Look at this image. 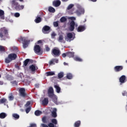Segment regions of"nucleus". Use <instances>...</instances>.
Masks as SVG:
<instances>
[{
	"mask_svg": "<svg viewBox=\"0 0 127 127\" xmlns=\"http://www.w3.org/2000/svg\"><path fill=\"white\" fill-rule=\"evenodd\" d=\"M0 52H5V48L2 46H0Z\"/></svg>",
	"mask_w": 127,
	"mask_h": 127,
	"instance_id": "nucleus-36",
	"label": "nucleus"
},
{
	"mask_svg": "<svg viewBox=\"0 0 127 127\" xmlns=\"http://www.w3.org/2000/svg\"><path fill=\"white\" fill-rule=\"evenodd\" d=\"M30 127H36V124H31L30 125Z\"/></svg>",
	"mask_w": 127,
	"mask_h": 127,
	"instance_id": "nucleus-55",
	"label": "nucleus"
},
{
	"mask_svg": "<svg viewBox=\"0 0 127 127\" xmlns=\"http://www.w3.org/2000/svg\"><path fill=\"white\" fill-rule=\"evenodd\" d=\"M51 28L49 26L45 25L42 28V32L44 33V34H47V33H49V31Z\"/></svg>",
	"mask_w": 127,
	"mask_h": 127,
	"instance_id": "nucleus-8",
	"label": "nucleus"
},
{
	"mask_svg": "<svg viewBox=\"0 0 127 127\" xmlns=\"http://www.w3.org/2000/svg\"><path fill=\"white\" fill-rule=\"evenodd\" d=\"M48 94L49 98H52L53 96H54V90L53 89V87H50L48 91Z\"/></svg>",
	"mask_w": 127,
	"mask_h": 127,
	"instance_id": "nucleus-9",
	"label": "nucleus"
},
{
	"mask_svg": "<svg viewBox=\"0 0 127 127\" xmlns=\"http://www.w3.org/2000/svg\"><path fill=\"white\" fill-rule=\"evenodd\" d=\"M66 78L67 79H68V80H70V79L73 78V75L71 73H67L66 74Z\"/></svg>",
	"mask_w": 127,
	"mask_h": 127,
	"instance_id": "nucleus-34",
	"label": "nucleus"
},
{
	"mask_svg": "<svg viewBox=\"0 0 127 127\" xmlns=\"http://www.w3.org/2000/svg\"><path fill=\"white\" fill-rule=\"evenodd\" d=\"M19 0V1H20L21 2H23V0Z\"/></svg>",
	"mask_w": 127,
	"mask_h": 127,
	"instance_id": "nucleus-61",
	"label": "nucleus"
},
{
	"mask_svg": "<svg viewBox=\"0 0 127 127\" xmlns=\"http://www.w3.org/2000/svg\"><path fill=\"white\" fill-rule=\"evenodd\" d=\"M2 31L4 33V35H6V36H8V31L7 29L3 28Z\"/></svg>",
	"mask_w": 127,
	"mask_h": 127,
	"instance_id": "nucleus-30",
	"label": "nucleus"
},
{
	"mask_svg": "<svg viewBox=\"0 0 127 127\" xmlns=\"http://www.w3.org/2000/svg\"><path fill=\"white\" fill-rule=\"evenodd\" d=\"M68 19H70L71 20H76V18L75 17H70L68 18Z\"/></svg>",
	"mask_w": 127,
	"mask_h": 127,
	"instance_id": "nucleus-49",
	"label": "nucleus"
},
{
	"mask_svg": "<svg viewBox=\"0 0 127 127\" xmlns=\"http://www.w3.org/2000/svg\"><path fill=\"white\" fill-rule=\"evenodd\" d=\"M119 81L120 83L124 84L126 81V76L125 75L121 76L119 79Z\"/></svg>",
	"mask_w": 127,
	"mask_h": 127,
	"instance_id": "nucleus-20",
	"label": "nucleus"
},
{
	"mask_svg": "<svg viewBox=\"0 0 127 127\" xmlns=\"http://www.w3.org/2000/svg\"><path fill=\"white\" fill-rule=\"evenodd\" d=\"M123 68V66L122 65H117L114 67V70L115 72H120L122 71V69Z\"/></svg>",
	"mask_w": 127,
	"mask_h": 127,
	"instance_id": "nucleus-16",
	"label": "nucleus"
},
{
	"mask_svg": "<svg viewBox=\"0 0 127 127\" xmlns=\"http://www.w3.org/2000/svg\"><path fill=\"white\" fill-rule=\"evenodd\" d=\"M34 50L35 53L37 54V55H42L43 52L41 51V48H40V46L38 45H36L34 46Z\"/></svg>",
	"mask_w": 127,
	"mask_h": 127,
	"instance_id": "nucleus-6",
	"label": "nucleus"
},
{
	"mask_svg": "<svg viewBox=\"0 0 127 127\" xmlns=\"http://www.w3.org/2000/svg\"><path fill=\"white\" fill-rule=\"evenodd\" d=\"M29 62H31V63H33V60H30L29 59H26L23 62V67H26V66H27V65L28 64Z\"/></svg>",
	"mask_w": 127,
	"mask_h": 127,
	"instance_id": "nucleus-12",
	"label": "nucleus"
},
{
	"mask_svg": "<svg viewBox=\"0 0 127 127\" xmlns=\"http://www.w3.org/2000/svg\"><path fill=\"white\" fill-rule=\"evenodd\" d=\"M41 127H49V126H48L47 125L44 124H41Z\"/></svg>",
	"mask_w": 127,
	"mask_h": 127,
	"instance_id": "nucleus-53",
	"label": "nucleus"
},
{
	"mask_svg": "<svg viewBox=\"0 0 127 127\" xmlns=\"http://www.w3.org/2000/svg\"><path fill=\"white\" fill-rule=\"evenodd\" d=\"M45 49L46 51L48 52L49 51H50V48L48 46V45H46L45 46Z\"/></svg>",
	"mask_w": 127,
	"mask_h": 127,
	"instance_id": "nucleus-46",
	"label": "nucleus"
},
{
	"mask_svg": "<svg viewBox=\"0 0 127 127\" xmlns=\"http://www.w3.org/2000/svg\"><path fill=\"white\" fill-rule=\"evenodd\" d=\"M8 99L10 101H13L14 97H13V95H12V93L10 94V96L8 97Z\"/></svg>",
	"mask_w": 127,
	"mask_h": 127,
	"instance_id": "nucleus-39",
	"label": "nucleus"
},
{
	"mask_svg": "<svg viewBox=\"0 0 127 127\" xmlns=\"http://www.w3.org/2000/svg\"><path fill=\"white\" fill-rule=\"evenodd\" d=\"M123 96H127V91H124L122 92Z\"/></svg>",
	"mask_w": 127,
	"mask_h": 127,
	"instance_id": "nucleus-50",
	"label": "nucleus"
},
{
	"mask_svg": "<svg viewBox=\"0 0 127 127\" xmlns=\"http://www.w3.org/2000/svg\"><path fill=\"white\" fill-rule=\"evenodd\" d=\"M30 101H28L25 104V107H28V106H30Z\"/></svg>",
	"mask_w": 127,
	"mask_h": 127,
	"instance_id": "nucleus-52",
	"label": "nucleus"
},
{
	"mask_svg": "<svg viewBox=\"0 0 127 127\" xmlns=\"http://www.w3.org/2000/svg\"><path fill=\"white\" fill-rule=\"evenodd\" d=\"M52 38H54V37L56 36V33L55 32H53L52 33Z\"/></svg>",
	"mask_w": 127,
	"mask_h": 127,
	"instance_id": "nucleus-51",
	"label": "nucleus"
},
{
	"mask_svg": "<svg viewBox=\"0 0 127 127\" xmlns=\"http://www.w3.org/2000/svg\"><path fill=\"white\" fill-rule=\"evenodd\" d=\"M19 95L20 97H22V98H26V97H27V93H26L25 88H20L19 89Z\"/></svg>",
	"mask_w": 127,
	"mask_h": 127,
	"instance_id": "nucleus-5",
	"label": "nucleus"
},
{
	"mask_svg": "<svg viewBox=\"0 0 127 127\" xmlns=\"http://www.w3.org/2000/svg\"><path fill=\"white\" fill-rule=\"evenodd\" d=\"M73 6H74V4H70L67 7V9L69 10V9H71V8H72V7H73Z\"/></svg>",
	"mask_w": 127,
	"mask_h": 127,
	"instance_id": "nucleus-44",
	"label": "nucleus"
},
{
	"mask_svg": "<svg viewBox=\"0 0 127 127\" xmlns=\"http://www.w3.org/2000/svg\"><path fill=\"white\" fill-rule=\"evenodd\" d=\"M61 22H65L67 21V18L65 17V16L62 17L60 19Z\"/></svg>",
	"mask_w": 127,
	"mask_h": 127,
	"instance_id": "nucleus-33",
	"label": "nucleus"
},
{
	"mask_svg": "<svg viewBox=\"0 0 127 127\" xmlns=\"http://www.w3.org/2000/svg\"><path fill=\"white\" fill-rule=\"evenodd\" d=\"M13 83H16V81H13Z\"/></svg>",
	"mask_w": 127,
	"mask_h": 127,
	"instance_id": "nucleus-63",
	"label": "nucleus"
},
{
	"mask_svg": "<svg viewBox=\"0 0 127 127\" xmlns=\"http://www.w3.org/2000/svg\"><path fill=\"white\" fill-rule=\"evenodd\" d=\"M64 65H68V64H67V63H64Z\"/></svg>",
	"mask_w": 127,
	"mask_h": 127,
	"instance_id": "nucleus-60",
	"label": "nucleus"
},
{
	"mask_svg": "<svg viewBox=\"0 0 127 127\" xmlns=\"http://www.w3.org/2000/svg\"><path fill=\"white\" fill-rule=\"evenodd\" d=\"M7 116V115L5 113L2 112L0 114V119H5Z\"/></svg>",
	"mask_w": 127,
	"mask_h": 127,
	"instance_id": "nucleus-23",
	"label": "nucleus"
},
{
	"mask_svg": "<svg viewBox=\"0 0 127 127\" xmlns=\"http://www.w3.org/2000/svg\"><path fill=\"white\" fill-rule=\"evenodd\" d=\"M57 125H58L57 120L56 119H52L51 120V123H50L48 126L49 127H58Z\"/></svg>",
	"mask_w": 127,
	"mask_h": 127,
	"instance_id": "nucleus-7",
	"label": "nucleus"
},
{
	"mask_svg": "<svg viewBox=\"0 0 127 127\" xmlns=\"http://www.w3.org/2000/svg\"><path fill=\"white\" fill-rule=\"evenodd\" d=\"M18 40L20 42L23 43V48L25 49L28 47V44H29L30 41H28V40H27V38L21 37Z\"/></svg>",
	"mask_w": 127,
	"mask_h": 127,
	"instance_id": "nucleus-3",
	"label": "nucleus"
},
{
	"mask_svg": "<svg viewBox=\"0 0 127 127\" xmlns=\"http://www.w3.org/2000/svg\"><path fill=\"white\" fill-rule=\"evenodd\" d=\"M126 62L127 63V61H126Z\"/></svg>",
	"mask_w": 127,
	"mask_h": 127,
	"instance_id": "nucleus-64",
	"label": "nucleus"
},
{
	"mask_svg": "<svg viewBox=\"0 0 127 127\" xmlns=\"http://www.w3.org/2000/svg\"><path fill=\"white\" fill-rule=\"evenodd\" d=\"M12 117L14 119V120H18L19 119V115L14 113L12 114Z\"/></svg>",
	"mask_w": 127,
	"mask_h": 127,
	"instance_id": "nucleus-25",
	"label": "nucleus"
},
{
	"mask_svg": "<svg viewBox=\"0 0 127 127\" xmlns=\"http://www.w3.org/2000/svg\"><path fill=\"white\" fill-rule=\"evenodd\" d=\"M55 63H54V61L53 60H52L51 61H50L49 62V65H53V64H55Z\"/></svg>",
	"mask_w": 127,
	"mask_h": 127,
	"instance_id": "nucleus-47",
	"label": "nucleus"
},
{
	"mask_svg": "<svg viewBox=\"0 0 127 127\" xmlns=\"http://www.w3.org/2000/svg\"><path fill=\"white\" fill-rule=\"evenodd\" d=\"M54 63L55 62V63H58L59 60L58 59H53Z\"/></svg>",
	"mask_w": 127,
	"mask_h": 127,
	"instance_id": "nucleus-56",
	"label": "nucleus"
},
{
	"mask_svg": "<svg viewBox=\"0 0 127 127\" xmlns=\"http://www.w3.org/2000/svg\"><path fill=\"white\" fill-rule=\"evenodd\" d=\"M48 10L49 12H53V13L55 12V8H54L52 6L49 7Z\"/></svg>",
	"mask_w": 127,
	"mask_h": 127,
	"instance_id": "nucleus-26",
	"label": "nucleus"
},
{
	"mask_svg": "<svg viewBox=\"0 0 127 127\" xmlns=\"http://www.w3.org/2000/svg\"><path fill=\"white\" fill-rule=\"evenodd\" d=\"M62 1H67L68 0H62Z\"/></svg>",
	"mask_w": 127,
	"mask_h": 127,
	"instance_id": "nucleus-62",
	"label": "nucleus"
},
{
	"mask_svg": "<svg viewBox=\"0 0 127 127\" xmlns=\"http://www.w3.org/2000/svg\"><path fill=\"white\" fill-rule=\"evenodd\" d=\"M47 120V118H46V116L43 117L42 119V121L44 124H46L47 123V121H46Z\"/></svg>",
	"mask_w": 127,
	"mask_h": 127,
	"instance_id": "nucleus-40",
	"label": "nucleus"
},
{
	"mask_svg": "<svg viewBox=\"0 0 127 127\" xmlns=\"http://www.w3.org/2000/svg\"><path fill=\"white\" fill-rule=\"evenodd\" d=\"M17 58V54L15 53H11L9 54L7 57L5 59V63L8 64L10 63L11 61L15 60Z\"/></svg>",
	"mask_w": 127,
	"mask_h": 127,
	"instance_id": "nucleus-1",
	"label": "nucleus"
},
{
	"mask_svg": "<svg viewBox=\"0 0 127 127\" xmlns=\"http://www.w3.org/2000/svg\"><path fill=\"white\" fill-rule=\"evenodd\" d=\"M66 56L69 57V58H72L74 57V52H66Z\"/></svg>",
	"mask_w": 127,
	"mask_h": 127,
	"instance_id": "nucleus-19",
	"label": "nucleus"
},
{
	"mask_svg": "<svg viewBox=\"0 0 127 127\" xmlns=\"http://www.w3.org/2000/svg\"><path fill=\"white\" fill-rule=\"evenodd\" d=\"M0 17L1 19H4V11L2 10H0Z\"/></svg>",
	"mask_w": 127,
	"mask_h": 127,
	"instance_id": "nucleus-21",
	"label": "nucleus"
},
{
	"mask_svg": "<svg viewBox=\"0 0 127 127\" xmlns=\"http://www.w3.org/2000/svg\"><path fill=\"white\" fill-rule=\"evenodd\" d=\"M14 16L15 17H19V16H20V14H19V13H14Z\"/></svg>",
	"mask_w": 127,
	"mask_h": 127,
	"instance_id": "nucleus-48",
	"label": "nucleus"
},
{
	"mask_svg": "<svg viewBox=\"0 0 127 127\" xmlns=\"http://www.w3.org/2000/svg\"><path fill=\"white\" fill-rule=\"evenodd\" d=\"M35 87L36 88H39V84L37 83L35 85Z\"/></svg>",
	"mask_w": 127,
	"mask_h": 127,
	"instance_id": "nucleus-57",
	"label": "nucleus"
},
{
	"mask_svg": "<svg viewBox=\"0 0 127 127\" xmlns=\"http://www.w3.org/2000/svg\"><path fill=\"white\" fill-rule=\"evenodd\" d=\"M75 29V21L72 20L70 23L69 30L73 31Z\"/></svg>",
	"mask_w": 127,
	"mask_h": 127,
	"instance_id": "nucleus-14",
	"label": "nucleus"
},
{
	"mask_svg": "<svg viewBox=\"0 0 127 127\" xmlns=\"http://www.w3.org/2000/svg\"><path fill=\"white\" fill-rule=\"evenodd\" d=\"M57 109L53 108V111L52 112V116L53 118H57Z\"/></svg>",
	"mask_w": 127,
	"mask_h": 127,
	"instance_id": "nucleus-15",
	"label": "nucleus"
},
{
	"mask_svg": "<svg viewBox=\"0 0 127 127\" xmlns=\"http://www.w3.org/2000/svg\"><path fill=\"white\" fill-rule=\"evenodd\" d=\"M75 13L78 16H80L81 14H84V13H85V9L82 8H79L76 10Z\"/></svg>",
	"mask_w": 127,
	"mask_h": 127,
	"instance_id": "nucleus-10",
	"label": "nucleus"
},
{
	"mask_svg": "<svg viewBox=\"0 0 127 127\" xmlns=\"http://www.w3.org/2000/svg\"><path fill=\"white\" fill-rule=\"evenodd\" d=\"M0 38H1V40H5V38H3V33H0Z\"/></svg>",
	"mask_w": 127,
	"mask_h": 127,
	"instance_id": "nucleus-42",
	"label": "nucleus"
},
{
	"mask_svg": "<svg viewBox=\"0 0 127 127\" xmlns=\"http://www.w3.org/2000/svg\"><path fill=\"white\" fill-rule=\"evenodd\" d=\"M41 114H42V112H41L39 110H36L35 112V116H37V117H38L39 116H40V115H41Z\"/></svg>",
	"mask_w": 127,
	"mask_h": 127,
	"instance_id": "nucleus-29",
	"label": "nucleus"
},
{
	"mask_svg": "<svg viewBox=\"0 0 127 127\" xmlns=\"http://www.w3.org/2000/svg\"><path fill=\"white\" fill-rule=\"evenodd\" d=\"M0 85H3V81H0Z\"/></svg>",
	"mask_w": 127,
	"mask_h": 127,
	"instance_id": "nucleus-58",
	"label": "nucleus"
},
{
	"mask_svg": "<svg viewBox=\"0 0 127 127\" xmlns=\"http://www.w3.org/2000/svg\"><path fill=\"white\" fill-rule=\"evenodd\" d=\"M58 76L59 79H61V78H63V77H64V73L61 72L58 74Z\"/></svg>",
	"mask_w": 127,
	"mask_h": 127,
	"instance_id": "nucleus-35",
	"label": "nucleus"
},
{
	"mask_svg": "<svg viewBox=\"0 0 127 127\" xmlns=\"http://www.w3.org/2000/svg\"><path fill=\"white\" fill-rule=\"evenodd\" d=\"M86 30V26L80 25L77 28V32H83Z\"/></svg>",
	"mask_w": 127,
	"mask_h": 127,
	"instance_id": "nucleus-11",
	"label": "nucleus"
},
{
	"mask_svg": "<svg viewBox=\"0 0 127 127\" xmlns=\"http://www.w3.org/2000/svg\"><path fill=\"white\" fill-rule=\"evenodd\" d=\"M66 56H67V53H63L62 54V57L64 58H65V57H66Z\"/></svg>",
	"mask_w": 127,
	"mask_h": 127,
	"instance_id": "nucleus-54",
	"label": "nucleus"
},
{
	"mask_svg": "<svg viewBox=\"0 0 127 127\" xmlns=\"http://www.w3.org/2000/svg\"><path fill=\"white\" fill-rule=\"evenodd\" d=\"M51 99H53V101L54 103H57V98L56 97V96H55L54 94L53 97L51 98Z\"/></svg>",
	"mask_w": 127,
	"mask_h": 127,
	"instance_id": "nucleus-37",
	"label": "nucleus"
},
{
	"mask_svg": "<svg viewBox=\"0 0 127 127\" xmlns=\"http://www.w3.org/2000/svg\"><path fill=\"white\" fill-rule=\"evenodd\" d=\"M80 126H81V121H77L75 122L74 124V127H79Z\"/></svg>",
	"mask_w": 127,
	"mask_h": 127,
	"instance_id": "nucleus-22",
	"label": "nucleus"
},
{
	"mask_svg": "<svg viewBox=\"0 0 127 127\" xmlns=\"http://www.w3.org/2000/svg\"><path fill=\"white\" fill-rule=\"evenodd\" d=\"M54 26L55 27H58L59 26V24L58 23V21H56L54 22Z\"/></svg>",
	"mask_w": 127,
	"mask_h": 127,
	"instance_id": "nucleus-45",
	"label": "nucleus"
},
{
	"mask_svg": "<svg viewBox=\"0 0 127 127\" xmlns=\"http://www.w3.org/2000/svg\"><path fill=\"white\" fill-rule=\"evenodd\" d=\"M29 69H30V70L32 72H35V71H36V70H37L38 68L36 67V66H35V65H34V64H32V65H30V66H29Z\"/></svg>",
	"mask_w": 127,
	"mask_h": 127,
	"instance_id": "nucleus-17",
	"label": "nucleus"
},
{
	"mask_svg": "<svg viewBox=\"0 0 127 127\" xmlns=\"http://www.w3.org/2000/svg\"><path fill=\"white\" fill-rule=\"evenodd\" d=\"M64 39V38L63 37V35H61L59 36L58 41L59 42H63V40Z\"/></svg>",
	"mask_w": 127,
	"mask_h": 127,
	"instance_id": "nucleus-32",
	"label": "nucleus"
},
{
	"mask_svg": "<svg viewBox=\"0 0 127 127\" xmlns=\"http://www.w3.org/2000/svg\"><path fill=\"white\" fill-rule=\"evenodd\" d=\"M54 87L56 89L57 93H60L61 91V88H60V87H59V86H58V85H55Z\"/></svg>",
	"mask_w": 127,
	"mask_h": 127,
	"instance_id": "nucleus-24",
	"label": "nucleus"
},
{
	"mask_svg": "<svg viewBox=\"0 0 127 127\" xmlns=\"http://www.w3.org/2000/svg\"><path fill=\"white\" fill-rule=\"evenodd\" d=\"M35 22L36 23H39L40 22H41V17H37L35 20Z\"/></svg>",
	"mask_w": 127,
	"mask_h": 127,
	"instance_id": "nucleus-31",
	"label": "nucleus"
},
{
	"mask_svg": "<svg viewBox=\"0 0 127 127\" xmlns=\"http://www.w3.org/2000/svg\"><path fill=\"white\" fill-rule=\"evenodd\" d=\"M38 43H42V41H41V40H39V41H38Z\"/></svg>",
	"mask_w": 127,
	"mask_h": 127,
	"instance_id": "nucleus-59",
	"label": "nucleus"
},
{
	"mask_svg": "<svg viewBox=\"0 0 127 127\" xmlns=\"http://www.w3.org/2000/svg\"><path fill=\"white\" fill-rule=\"evenodd\" d=\"M52 55L55 57H59L61 55V51L58 48H54L52 50Z\"/></svg>",
	"mask_w": 127,
	"mask_h": 127,
	"instance_id": "nucleus-4",
	"label": "nucleus"
},
{
	"mask_svg": "<svg viewBox=\"0 0 127 127\" xmlns=\"http://www.w3.org/2000/svg\"><path fill=\"white\" fill-rule=\"evenodd\" d=\"M30 111H31V107H28L27 108H26V114H28V113H29V112H30Z\"/></svg>",
	"mask_w": 127,
	"mask_h": 127,
	"instance_id": "nucleus-43",
	"label": "nucleus"
},
{
	"mask_svg": "<svg viewBox=\"0 0 127 127\" xmlns=\"http://www.w3.org/2000/svg\"><path fill=\"white\" fill-rule=\"evenodd\" d=\"M12 5L14 7V8L16 9V10H21V9H23L24 8V6L21 5H19L18 2H16L15 0H12L11 1Z\"/></svg>",
	"mask_w": 127,
	"mask_h": 127,
	"instance_id": "nucleus-2",
	"label": "nucleus"
},
{
	"mask_svg": "<svg viewBox=\"0 0 127 127\" xmlns=\"http://www.w3.org/2000/svg\"><path fill=\"white\" fill-rule=\"evenodd\" d=\"M67 37L69 38V39H71V38H73V34L71 33H68L67 34Z\"/></svg>",
	"mask_w": 127,
	"mask_h": 127,
	"instance_id": "nucleus-38",
	"label": "nucleus"
},
{
	"mask_svg": "<svg viewBox=\"0 0 127 127\" xmlns=\"http://www.w3.org/2000/svg\"><path fill=\"white\" fill-rule=\"evenodd\" d=\"M48 103H49L48 98H45L42 101L43 106H47V105H48Z\"/></svg>",
	"mask_w": 127,
	"mask_h": 127,
	"instance_id": "nucleus-18",
	"label": "nucleus"
},
{
	"mask_svg": "<svg viewBox=\"0 0 127 127\" xmlns=\"http://www.w3.org/2000/svg\"><path fill=\"white\" fill-rule=\"evenodd\" d=\"M47 76H53L55 75V73L54 71H49L46 72Z\"/></svg>",
	"mask_w": 127,
	"mask_h": 127,
	"instance_id": "nucleus-27",
	"label": "nucleus"
},
{
	"mask_svg": "<svg viewBox=\"0 0 127 127\" xmlns=\"http://www.w3.org/2000/svg\"><path fill=\"white\" fill-rule=\"evenodd\" d=\"M61 4V1L59 0H56L53 1V5L56 7H58Z\"/></svg>",
	"mask_w": 127,
	"mask_h": 127,
	"instance_id": "nucleus-13",
	"label": "nucleus"
},
{
	"mask_svg": "<svg viewBox=\"0 0 127 127\" xmlns=\"http://www.w3.org/2000/svg\"><path fill=\"white\" fill-rule=\"evenodd\" d=\"M7 100L5 98H2L0 99V104H3L6 102Z\"/></svg>",
	"mask_w": 127,
	"mask_h": 127,
	"instance_id": "nucleus-41",
	"label": "nucleus"
},
{
	"mask_svg": "<svg viewBox=\"0 0 127 127\" xmlns=\"http://www.w3.org/2000/svg\"><path fill=\"white\" fill-rule=\"evenodd\" d=\"M74 60H75V61H77L78 62H82V61H83V60L80 58H79L78 57H75L74 58Z\"/></svg>",
	"mask_w": 127,
	"mask_h": 127,
	"instance_id": "nucleus-28",
	"label": "nucleus"
}]
</instances>
